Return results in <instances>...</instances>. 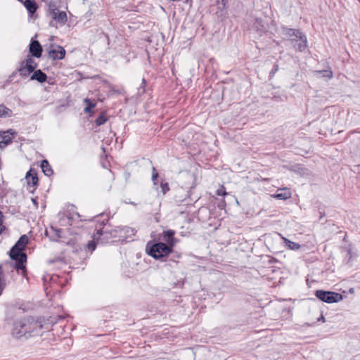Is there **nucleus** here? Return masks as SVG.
<instances>
[{
    "instance_id": "8",
    "label": "nucleus",
    "mask_w": 360,
    "mask_h": 360,
    "mask_svg": "<svg viewBox=\"0 0 360 360\" xmlns=\"http://www.w3.org/2000/svg\"><path fill=\"white\" fill-rule=\"evenodd\" d=\"M174 234L175 231L173 230H167L162 233V240L166 242V245L172 247V249L176 243V239L174 238Z\"/></svg>"
},
{
    "instance_id": "5",
    "label": "nucleus",
    "mask_w": 360,
    "mask_h": 360,
    "mask_svg": "<svg viewBox=\"0 0 360 360\" xmlns=\"http://www.w3.org/2000/svg\"><path fill=\"white\" fill-rule=\"evenodd\" d=\"M316 298L327 303H336L343 300V296L332 291L316 290Z\"/></svg>"
},
{
    "instance_id": "7",
    "label": "nucleus",
    "mask_w": 360,
    "mask_h": 360,
    "mask_svg": "<svg viewBox=\"0 0 360 360\" xmlns=\"http://www.w3.org/2000/svg\"><path fill=\"white\" fill-rule=\"evenodd\" d=\"M31 55L36 58H40L42 53V47L37 40L32 39L29 48Z\"/></svg>"
},
{
    "instance_id": "33",
    "label": "nucleus",
    "mask_w": 360,
    "mask_h": 360,
    "mask_svg": "<svg viewBox=\"0 0 360 360\" xmlns=\"http://www.w3.org/2000/svg\"><path fill=\"white\" fill-rule=\"evenodd\" d=\"M320 214H321V216L319 218V222L321 223V225H323V224H324L323 215L322 214V212H320Z\"/></svg>"
},
{
    "instance_id": "17",
    "label": "nucleus",
    "mask_w": 360,
    "mask_h": 360,
    "mask_svg": "<svg viewBox=\"0 0 360 360\" xmlns=\"http://www.w3.org/2000/svg\"><path fill=\"white\" fill-rule=\"evenodd\" d=\"M24 6L30 14H33L37 8V3L34 0H25Z\"/></svg>"
},
{
    "instance_id": "40",
    "label": "nucleus",
    "mask_w": 360,
    "mask_h": 360,
    "mask_svg": "<svg viewBox=\"0 0 360 360\" xmlns=\"http://www.w3.org/2000/svg\"><path fill=\"white\" fill-rule=\"evenodd\" d=\"M60 232H61L60 230H57V235L58 237H60L59 233H60Z\"/></svg>"
},
{
    "instance_id": "38",
    "label": "nucleus",
    "mask_w": 360,
    "mask_h": 360,
    "mask_svg": "<svg viewBox=\"0 0 360 360\" xmlns=\"http://www.w3.org/2000/svg\"><path fill=\"white\" fill-rule=\"evenodd\" d=\"M32 200L34 205H37V202L35 199L32 198Z\"/></svg>"
},
{
    "instance_id": "29",
    "label": "nucleus",
    "mask_w": 360,
    "mask_h": 360,
    "mask_svg": "<svg viewBox=\"0 0 360 360\" xmlns=\"http://www.w3.org/2000/svg\"><path fill=\"white\" fill-rule=\"evenodd\" d=\"M87 248L90 251H93L95 250L96 248V244L94 241H90L88 244H87Z\"/></svg>"
},
{
    "instance_id": "24",
    "label": "nucleus",
    "mask_w": 360,
    "mask_h": 360,
    "mask_svg": "<svg viewBox=\"0 0 360 360\" xmlns=\"http://www.w3.org/2000/svg\"><path fill=\"white\" fill-rule=\"evenodd\" d=\"M20 68H24V69H25V70H29L30 72H34L35 70L34 66L29 65L27 63H26L25 60H22L20 63Z\"/></svg>"
},
{
    "instance_id": "19",
    "label": "nucleus",
    "mask_w": 360,
    "mask_h": 360,
    "mask_svg": "<svg viewBox=\"0 0 360 360\" xmlns=\"http://www.w3.org/2000/svg\"><path fill=\"white\" fill-rule=\"evenodd\" d=\"M291 197V193L289 190L285 188L283 189V192L276 193L274 195V198L280 199V200H286Z\"/></svg>"
},
{
    "instance_id": "4",
    "label": "nucleus",
    "mask_w": 360,
    "mask_h": 360,
    "mask_svg": "<svg viewBox=\"0 0 360 360\" xmlns=\"http://www.w3.org/2000/svg\"><path fill=\"white\" fill-rule=\"evenodd\" d=\"M172 252V248L162 242L156 243L147 250L149 255L155 259H160L167 256Z\"/></svg>"
},
{
    "instance_id": "34",
    "label": "nucleus",
    "mask_w": 360,
    "mask_h": 360,
    "mask_svg": "<svg viewBox=\"0 0 360 360\" xmlns=\"http://www.w3.org/2000/svg\"><path fill=\"white\" fill-rule=\"evenodd\" d=\"M55 8H56L55 7V6H51V5H50V6H49L50 13H51V11H53V9H55Z\"/></svg>"
},
{
    "instance_id": "23",
    "label": "nucleus",
    "mask_w": 360,
    "mask_h": 360,
    "mask_svg": "<svg viewBox=\"0 0 360 360\" xmlns=\"http://www.w3.org/2000/svg\"><path fill=\"white\" fill-rule=\"evenodd\" d=\"M85 103H86V108H84V112H90L91 111V109L93 108H94L95 106V103H92L89 99L88 98H86L85 99Z\"/></svg>"
},
{
    "instance_id": "21",
    "label": "nucleus",
    "mask_w": 360,
    "mask_h": 360,
    "mask_svg": "<svg viewBox=\"0 0 360 360\" xmlns=\"http://www.w3.org/2000/svg\"><path fill=\"white\" fill-rule=\"evenodd\" d=\"M285 243L286 245L291 250H297L300 248V245L292 242L288 239L285 238Z\"/></svg>"
},
{
    "instance_id": "37",
    "label": "nucleus",
    "mask_w": 360,
    "mask_h": 360,
    "mask_svg": "<svg viewBox=\"0 0 360 360\" xmlns=\"http://www.w3.org/2000/svg\"><path fill=\"white\" fill-rule=\"evenodd\" d=\"M97 234L99 235V236L102 235L103 234V231L102 230H98L97 231Z\"/></svg>"
},
{
    "instance_id": "16",
    "label": "nucleus",
    "mask_w": 360,
    "mask_h": 360,
    "mask_svg": "<svg viewBox=\"0 0 360 360\" xmlns=\"http://www.w3.org/2000/svg\"><path fill=\"white\" fill-rule=\"evenodd\" d=\"M41 168L44 174L47 176H51L53 173V169H51L48 160H46L41 161Z\"/></svg>"
},
{
    "instance_id": "14",
    "label": "nucleus",
    "mask_w": 360,
    "mask_h": 360,
    "mask_svg": "<svg viewBox=\"0 0 360 360\" xmlns=\"http://www.w3.org/2000/svg\"><path fill=\"white\" fill-rule=\"evenodd\" d=\"M343 250L346 251V255L344 261L346 264H349L356 257V255L353 252L351 244L349 245L348 247L344 248Z\"/></svg>"
},
{
    "instance_id": "27",
    "label": "nucleus",
    "mask_w": 360,
    "mask_h": 360,
    "mask_svg": "<svg viewBox=\"0 0 360 360\" xmlns=\"http://www.w3.org/2000/svg\"><path fill=\"white\" fill-rule=\"evenodd\" d=\"M161 189H162V193L165 195L169 190L168 184L167 183H162L161 184Z\"/></svg>"
},
{
    "instance_id": "6",
    "label": "nucleus",
    "mask_w": 360,
    "mask_h": 360,
    "mask_svg": "<svg viewBox=\"0 0 360 360\" xmlns=\"http://www.w3.org/2000/svg\"><path fill=\"white\" fill-rule=\"evenodd\" d=\"M105 233H107V231H105ZM108 233H110L112 237H118L120 239H124L134 236L136 233V230L127 226H117L115 229L110 231H108Z\"/></svg>"
},
{
    "instance_id": "25",
    "label": "nucleus",
    "mask_w": 360,
    "mask_h": 360,
    "mask_svg": "<svg viewBox=\"0 0 360 360\" xmlns=\"http://www.w3.org/2000/svg\"><path fill=\"white\" fill-rule=\"evenodd\" d=\"M18 71L19 72L20 75L22 77H27L32 72H30L29 70L24 69V68H19L18 69Z\"/></svg>"
},
{
    "instance_id": "41",
    "label": "nucleus",
    "mask_w": 360,
    "mask_h": 360,
    "mask_svg": "<svg viewBox=\"0 0 360 360\" xmlns=\"http://www.w3.org/2000/svg\"><path fill=\"white\" fill-rule=\"evenodd\" d=\"M346 238H347V236L345 235L343 240H346Z\"/></svg>"
},
{
    "instance_id": "39",
    "label": "nucleus",
    "mask_w": 360,
    "mask_h": 360,
    "mask_svg": "<svg viewBox=\"0 0 360 360\" xmlns=\"http://www.w3.org/2000/svg\"><path fill=\"white\" fill-rule=\"evenodd\" d=\"M2 212L0 211V224H1Z\"/></svg>"
},
{
    "instance_id": "31",
    "label": "nucleus",
    "mask_w": 360,
    "mask_h": 360,
    "mask_svg": "<svg viewBox=\"0 0 360 360\" xmlns=\"http://www.w3.org/2000/svg\"><path fill=\"white\" fill-rule=\"evenodd\" d=\"M158 177V173L156 172L155 168L153 167L152 180L155 181Z\"/></svg>"
},
{
    "instance_id": "18",
    "label": "nucleus",
    "mask_w": 360,
    "mask_h": 360,
    "mask_svg": "<svg viewBox=\"0 0 360 360\" xmlns=\"http://www.w3.org/2000/svg\"><path fill=\"white\" fill-rule=\"evenodd\" d=\"M194 359V352L190 349L187 348L182 351L181 354V359L180 360H193Z\"/></svg>"
},
{
    "instance_id": "3",
    "label": "nucleus",
    "mask_w": 360,
    "mask_h": 360,
    "mask_svg": "<svg viewBox=\"0 0 360 360\" xmlns=\"http://www.w3.org/2000/svg\"><path fill=\"white\" fill-rule=\"evenodd\" d=\"M283 34L296 50L302 51L306 49L307 38L300 30L283 27Z\"/></svg>"
},
{
    "instance_id": "9",
    "label": "nucleus",
    "mask_w": 360,
    "mask_h": 360,
    "mask_svg": "<svg viewBox=\"0 0 360 360\" xmlns=\"http://www.w3.org/2000/svg\"><path fill=\"white\" fill-rule=\"evenodd\" d=\"M65 56V50L60 46H57L56 49L49 51V57L53 60H61Z\"/></svg>"
},
{
    "instance_id": "1",
    "label": "nucleus",
    "mask_w": 360,
    "mask_h": 360,
    "mask_svg": "<svg viewBox=\"0 0 360 360\" xmlns=\"http://www.w3.org/2000/svg\"><path fill=\"white\" fill-rule=\"evenodd\" d=\"M28 240L29 238L26 235L21 236L9 252L11 259L15 261V263L13 265V268L18 271H20L21 274L23 276H25L27 273L25 266L27 255L23 252V250H25Z\"/></svg>"
},
{
    "instance_id": "28",
    "label": "nucleus",
    "mask_w": 360,
    "mask_h": 360,
    "mask_svg": "<svg viewBox=\"0 0 360 360\" xmlns=\"http://www.w3.org/2000/svg\"><path fill=\"white\" fill-rule=\"evenodd\" d=\"M227 193L225 191V188L221 186L219 189L217 191V195H226Z\"/></svg>"
},
{
    "instance_id": "26",
    "label": "nucleus",
    "mask_w": 360,
    "mask_h": 360,
    "mask_svg": "<svg viewBox=\"0 0 360 360\" xmlns=\"http://www.w3.org/2000/svg\"><path fill=\"white\" fill-rule=\"evenodd\" d=\"M26 61V63H27L29 65L34 66L35 69L37 67V64L35 63L33 58H32L30 56H28L27 59L25 60Z\"/></svg>"
},
{
    "instance_id": "42",
    "label": "nucleus",
    "mask_w": 360,
    "mask_h": 360,
    "mask_svg": "<svg viewBox=\"0 0 360 360\" xmlns=\"http://www.w3.org/2000/svg\"><path fill=\"white\" fill-rule=\"evenodd\" d=\"M360 2V0H358Z\"/></svg>"
},
{
    "instance_id": "20",
    "label": "nucleus",
    "mask_w": 360,
    "mask_h": 360,
    "mask_svg": "<svg viewBox=\"0 0 360 360\" xmlns=\"http://www.w3.org/2000/svg\"><path fill=\"white\" fill-rule=\"evenodd\" d=\"M12 115V110L4 105H0V117H9Z\"/></svg>"
},
{
    "instance_id": "36",
    "label": "nucleus",
    "mask_w": 360,
    "mask_h": 360,
    "mask_svg": "<svg viewBox=\"0 0 360 360\" xmlns=\"http://www.w3.org/2000/svg\"><path fill=\"white\" fill-rule=\"evenodd\" d=\"M278 70V66L275 65L274 69L272 70L273 73L276 72Z\"/></svg>"
},
{
    "instance_id": "15",
    "label": "nucleus",
    "mask_w": 360,
    "mask_h": 360,
    "mask_svg": "<svg viewBox=\"0 0 360 360\" xmlns=\"http://www.w3.org/2000/svg\"><path fill=\"white\" fill-rule=\"evenodd\" d=\"M25 179L27 184L30 186H35L38 182V178L36 173H32V170L30 169L26 174Z\"/></svg>"
},
{
    "instance_id": "13",
    "label": "nucleus",
    "mask_w": 360,
    "mask_h": 360,
    "mask_svg": "<svg viewBox=\"0 0 360 360\" xmlns=\"http://www.w3.org/2000/svg\"><path fill=\"white\" fill-rule=\"evenodd\" d=\"M32 72H33V74L30 77L31 80H37L41 83L46 81L47 76L41 70H34V71Z\"/></svg>"
},
{
    "instance_id": "2",
    "label": "nucleus",
    "mask_w": 360,
    "mask_h": 360,
    "mask_svg": "<svg viewBox=\"0 0 360 360\" xmlns=\"http://www.w3.org/2000/svg\"><path fill=\"white\" fill-rule=\"evenodd\" d=\"M42 325L33 318L18 320L13 323L12 335L16 339L27 338V335L30 336L39 334Z\"/></svg>"
},
{
    "instance_id": "30",
    "label": "nucleus",
    "mask_w": 360,
    "mask_h": 360,
    "mask_svg": "<svg viewBox=\"0 0 360 360\" xmlns=\"http://www.w3.org/2000/svg\"><path fill=\"white\" fill-rule=\"evenodd\" d=\"M334 226V224L328 223L327 226L325 227V229H327L328 233H330L333 230Z\"/></svg>"
},
{
    "instance_id": "12",
    "label": "nucleus",
    "mask_w": 360,
    "mask_h": 360,
    "mask_svg": "<svg viewBox=\"0 0 360 360\" xmlns=\"http://www.w3.org/2000/svg\"><path fill=\"white\" fill-rule=\"evenodd\" d=\"M9 131H4L3 133H0V148H3L8 145L12 140V137L11 134H13L14 133H11L8 134Z\"/></svg>"
},
{
    "instance_id": "10",
    "label": "nucleus",
    "mask_w": 360,
    "mask_h": 360,
    "mask_svg": "<svg viewBox=\"0 0 360 360\" xmlns=\"http://www.w3.org/2000/svg\"><path fill=\"white\" fill-rule=\"evenodd\" d=\"M53 19L60 24H65L67 21V14L64 11H59L57 8L53 9L51 11Z\"/></svg>"
},
{
    "instance_id": "32",
    "label": "nucleus",
    "mask_w": 360,
    "mask_h": 360,
    "mask_svg": "<svg viewBox=\"0 0 360 360\" xmlns=\"http://www.w3.org/2000/svg\"><path fill=\"white\" fill-rule=\"evenodd\" d=\"M314 281L313 279H311L309 277L307 278V283L309 288L312 286V284L314 283Z\"/></svg>"
},
{
    "instance_id": "22",
    "label": "nucleus",
    "mask_w": 360,
    "mask_h": 360,
    "mask_svg": "<svg viewBox=\"0 0 360 360\" xmlns=\"http://www.w3.org/2000/svg\"><path fill=\"white\" fill-rule=\"evenodd\" d=\"M106 121V116L104 114H101L99 117H98L95 120V123L96 125L100 126L101 124H103Z\"/></svg>"
},
{
    "instance_id": "11",
    "label": "nucleus",
    "mask_w": 360,
    "mask_h": 360,
    "mask_svg": "<svg viewBox=\"0 0 360 360\" xmlns=\"http://www.w3.org/2000/svg\"><path fill=\"white\" fill-rule=\"evenodd\" d=\"M333 77V72L329 66L321 70H316V78H321L324 80L330 79Z\"/></svg>"
},
{
    "instance_id": "35",
    "label": "nucleus",
    "mask_w": 360,
    "mask_h": 360,
    "mask_svg": "<svg viewBox=\"0 0 360 360\" xmlns=\"http://www.w3.org/2000/svg\"><path fill=\"white\" fill-rule=\"evenodd\" d=\"M318 321H324V317L323 315H321L317 320Z\"/></svg>"
}]
</instances>
